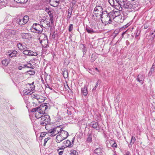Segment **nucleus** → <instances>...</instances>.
<instances>
[{
  "mask_svg": "<svg viewBox=\"0 0 155 155\" xmlns=\"http://www.w3.org/2000/svg\"><path fill=\"white\" fill-rule=\"evenodd\" d=\"M49 108V107L45 104H41L38 107L33 108L31 111L35 112V116L37 118H41L40 124L41 125L45 126L49 123L50 121V117L48 115H43Z\"/></svg>",
  "mask_w": 155,
  "mask_h": 155,
  "instance_id": "obj_1",
  "label": "nucleus"
},
{
  "mask_svg": "<svg viewBox=\"0 0 155 155\" xmlns=\"http://www.w3.org/2000/svg\"><path fill=\"white\" fill-rule=\"evenodd\" d=\"M120 11H119L113 10L111 11L109 13L112 18L114 19L116 18L118 20V22H123L124 20V18L120 15Z\"/></svg>",
  "mask_w": 155,
  "mask_h": 155,
  "instance_id": "obj_2",
  "label": "nucleus"
},
{
  "mask_svg": "<svg viewBox=\"0 0 155 155\" xmlns=\"http://www.w3.org/2000/svg\"><path fill=\"white\" fill-rule=\"evenodd\" d=\"M112 18L110 14L107 11H104L102 13L101 21L103 23H104L105 25L111 23Z\"/></svg>",
  "mask_w": 155,
  "mask_h": 155,
  "instance_id": "obj_3",
  "label": "nucleus"
},
{
  "mask_svg": "<svg viewBox=\"0 0 155 155\" xmlns=\"http://www.w3.org/2000/svg\"><path fill=\"white\" fill-rule=\"evenodd\" d=\"M31 30L32 32L36 33H40L43 30V27L41 25L37 23L34 24L31 27Z\"/></svg>",
  "mask_w": 155,
  "mask_h": 155,
  "instance_id": "obj_4",
  "label": "nucleus"
},
{
  "mask_svg": "<svg viewBox=\"0 0 155 155\" xmlns=\"http://www.w3.org/2000/svg\"><path fill=\"white\" fill-rule=\"evenodd\" d=\"M15 34V32L13 30H5L4 32L1 33V34L2 35H4V38H9L10 37H12Z\"/></svg>",
  "mask_w": 155,
  "mask_h": 155,
  "instance_id": "obj_5",
  "label": "nucleus"
},
{
  "mask_svg": "<svg viewBox=\"0 0 155 155\" xmlns=\"http://www.w3.org/2000/svg\"><path fill=\"white\" fill-rule=\"evenodd\" d=\"M62 128L60 127L57 126L54 128L51 129L49 131V135L52 136L54 137L58 134H59Z\"/></svg>",
  "mask_w": 155,
  "mask_h": 155,
  "instance_id": "obj_6",
  "label": "nucleus"
},
{
  "mask_svg": "<svg viewBox=\"0 0 155 155\" xmlns=\"http://www.w3.org/2000/svg\"><path fill=\"white\" fill-rule=\"evenodd\" d=\"M122 8H123L125 10L130 11V10L134 8V6L132 4L128 1H127L122 5Z\"/></svg>",
  "mask_w": 155,
  "mask_h": 155,
  "instance_id": "obj_7",
  "label": "nucleus"
},
{
  "mask_svg": "<svg viewBox=\"0 0 155 155\" xmlns=\"http://www.w3.org/2000/svg\"><path fill=\"white\" fill-rule=\"evenodd\" d=\"M29 19V17L28 16H25L23 18L17 19V22L19 25H22L26 23Z\"/></svg>",
  "mask_w": 155,
  "mask_h": 155,
  "instance_id": "obj_8",
  "label": "nucleus"
},
{
  "mask_svg": "<svg viewBox=\"0 0 155 155\" xmlns=\"http://www.w3.org/2000/svg\"><path fill=\"white\" fill-rule=\"evenodd\" d=\"M24 54L29 56H37L38 54L36 52H34L33 51L29 50L28 48H27L23 52Z\"/></svg>",
  "mask_w": 155,
  "mask_h": 155,
  "instance_id": "obj_9",
  "label": "nucleus"
},
{
  "mask_svg": "<svg viewBox=\"0 0 155 155\" xmlns=\"http://www.w3.org/2000/svg\"><path fill=\"white\" fill-rule=\"evenodd\" d=\"M102 14L99 13H94L93 14L92 19L97 22H99L101 19Z\"/></svg>",
  "mask_w": 155,
  "mask_h": 155,
  "instance_id": "obj_10",
  "label": "nucleus"
},
{
  "mask_svg": "<svg viewBox=\"0 0 155 155\" xmlns=\"http://www.w3.org/2000/svg\"><path fill=\"white\" fill-rule=\"evenodd\" d=\"M63 143V145L62 146L59 147L58 151H59V150H64L65 148L70 147L71 145V142L68 140L64 141Z\"/></svg>",
  "mask_w": 155,
  "mask_h": 155,
  "instance_id": "obj_11",
  "label": "nucleus"
},
{
  "mask_svg": "<svg viewBox=\"0 0 155 155\" xmlns=\"http://www.w3.org/2000/svg\"><path fill=\"white\" fill-rule=\"evenodd\" d=\"M40 23L43 27L46 28H48L50 26V21H48L47 20H41Z\"/></svg>",
  "mask_w": 155,
  "mask_h": 155,
  "instance_id": "obj_12",
  "label": "nucleus"
},
{
  "mask_svg": "<svg viewBox=\"0 0 155 155\" xmlns=\"http://www.w3.org/2000/svg\"><path fill=\"white\" fill-rule=\"evenodd\" d=\"M94 13H99V14H102L103 12L102 8L101 6H96L94 10Z\"/></svg>",
  "mask_w": 155,
  "mask_h": 155,
  "instance_id": "obj_13",
  "label": "nucleus"
},
{
  "mask_svg": "<svg viewBox=\"0 0 155 155\" xmlns=\"http://www.w3.org/2000/svg\"><path fill=\"white\" fill-rule=\"evenodd\" d=\"M90 126L97 130H100V128L98 123L96 122H91L90 124Z\"/></svg>",
  "mask_w": 155,
  "mask_h": 155,
  "instance_id": "obj_14",
  "label": "nucleus"
},
{
  "mask_svg": "<svg viewBox=\"0 0 155 155\" xmlns=\"http://www.w3.org/2000/svg\"><path fill=\"white\" fill-rule=\"evenodd\" d=\"M48 42V40L47 38H45L43 40L40 41L42 46L44 48H46L47 46Z\"/></svg>",
  "mask_w": 155,
  "mask_h": 155,
  "instance_id": "obj_15",
  "label": "nucleus"
},
{
  "mask_svg": "<svg viewBox=\"0 0 155 155\" xmlns=\"http://www.w3.org/2000/svg\"><path fill=\"white\" fill-rule=\"evenodd\" d=\"M144 79V76L143 74H139L137 78V80L139 81L141 84L143 83V81Z\"/></svg>",
  "mask_w": 155,
  "mask_h": 155,
  "instance_id": "obj_16",
  "label": "nucleus"
},
{
  "mask_svg": "<svg viewBox=\"0 0 155 155\" xmlns=\"http://www.w3.org/2000/svg\"><path fill=\"white\" fill-rule=\"evenodd\" d=\"M59 134L61 135L63 138H64L65 139L67 138L68 136V133L65 130H63L62 128L61 131H60Z\"/></svg>",
  "mask_w": 155,
  "mask_h": 155,
  "instance_id": "obj_17",
  "label": "nucleus"
},
{
  "mask_svg": "<svg viewBox=\"0 0 155 155\" xmlns=\"http://www.w3.org/2000/svg\"><path fill=\"white\" fill-rule=\"evenodd\" d=\"M21 36L24 39H29L31 38V36L30 33H22L21 34Z\"/></svg>",
  "mask_w": 155,
  "mask_h": 155,
  "instance_id": "obj_18",
  "label": "nucleus"
},
{
  "mask_svg": "<svg viewBox=\"0 0 155 155\" xmlns=\"http://www.w3.org/2000/svg\"><path fill=\"white\" fill-rule=\"evenodd\" d=\"M18 47L20 50L23 51L27 48L25 44H22L21 43H19L18 44Z\"/></svg>",
  "mask_w": 155,
  "mask_h": 155,
  "instance_id": "obj_19",
  "label": "nucleus"
},
{
  "mask_svg": "<svg viewBox=\"0 0 155 155\" xmlns=\"http://www.w3.org/2000/svg\"><path fill=\"white\" fill-rule=\"evenodd\" d=\"M88 94L87 91V90L86 85H84L83 88H82L81 90V94H82L84 96H86Z\"/></svg>",
  "mask_w": 155,
  "mask_h": 155,
  "instance_id": "obj_20",
  "label": "nucleus"
},
{
  "mask_svg": "<svg viewBox=\"0 0 155 155\" xmlns=\"http://www.w3.org/2000/svg\"><path fill=\"white\" fill-rule=\"evenodd\" d=\"M64 139V138H63V137L61 136L60 134L56 137V142L58 143H60Z\"/></svg>",
  "mask_w": 155,
  "mask_h": 155,
  "instance_id": "obj_21",
  "label": "nucleus"
},
{
  "mask_svg": "<svg viewBox=\"0 0 155 155\" xmlns=\"http://www.w3.org/2000/svg\"><path fill=\"white\" fill-rule=\"evenodd\" d=\"M17 52L16 51H13L8 52V55L10 57L12 58L13 57H15L17 54Z\"/></svg>",
  "mask_w": 155,
  "mask_h": 155,
  "instance_id": "obj_22",
  "label": "nucleus"
},
{
  "mask_svg": "<svg viewBox=\"0 0 155 155\" xmlns=\"http://www.w3.org/2000/svg\"><path fill=\"white\" fill-rule=\"evenodd\" d=\"M94 153L98 155H101L102 154V150L101 148H97L94 150Z\"/></svg>",
  "mask_w": 155,
  "mask_h": 155,
  "instance_id": "obj_23",
  "label": "nucleus"
},
{
  "mask_svg": "<svg viewBox=\"0 0 155 155\" xmlns=\"http://www.w3.org/2000/svg\"><path fill=\"white\" fill-rule=\"evenodd\" d=\"M118 3H119L118 4L115 5H114V6L113 7L118 11H121L123 9L122 5H121L119 2Z\"/></svg>",
  "mask_w": 155,
  "mask_h": 155,
  "instance_id": "obj_24",
  "label": "nucleus"
},
{
  "mask_svg": "<svg viewBox=\"0 0 155 155\" xmlns=\"http://www.w3.org/2000/svg\"><path fill=\"white\" fill-rule=\"evenodd\" d=\"M34 82L32 83V84H28L27 85V86L29 87V88L28 89L30 91H34L35 90V86L33 85Z\"/></svg>",
  "mask_w": 155,
  "mask_h": 155,
  "instance_id": "obj_25",
  "label": "nucleus"
},
{
  "mask_svg": "<svg viewBox=\"0 0 155 155\" xmlns=\"http://www.w3.org/2000/svg\"><path fill=\"white\" fill-rule=\"evenodd\" d=\"M136 139L135 137L134 136H132L131 137L130 141L129 144V147H132V145L134 144V142L135 141Z\"/></svg>",
  "mask_w": 155,
  "mask_h": 155,
  "instance_id": "obj_26",
  "label": "nucleus"
},
{
  "mask_svg": "<svg viewBox=\"0 0 155 155\" xmlns=\"http://www.w3.org/2000/svg\"><path fill=\"white\" fill-rule=\"evenodd\" d=\"M31 91L29 90L25 89L23 91V92L24 94L25 95H30L33 93V92H31Z\"/></svg>",
  "mask_w": 155,
  "mask_h": 155,
  "instance_id": "obj_27",
  "label": "nucleus"
},
{
  "mask_svg": "<svg viewBox=\"0 0 155 155\" xmlns=\"http://www.w3.org/2000/svg\"><path fill=\"white\" fill-rule=\"evenodd\" d=\"M86 31L89 33L92 34L95 32L93 29L89 27H86Z\"/></svg>",
  "mask_w": 155,
  "mask_h": 155,
  "instance_id": "obj_28",
  "label": "nucleus"
},
{
  "mask_svg": "<svg viewBox=\"0 0 155 155\" xmlns=\"http://www.w3.org/2000/svg\"><path fill=\"white\" fill-rule=\"evenodd\" d=\"M9 59L3 60L2 61V63L5 66H7L9 63Z\"/></svg>",
  "mask_w": 155,
  "mask_h": 155,
  "instance_id": "obj_29",
  "label": "nucleus"
},
{
  "mask_svg": "<svg viewBox=\"0 0 155 155\" xmlns=\"http://www.w3.org/2000/svg\"><path fill=\"white\" fill-rule=\"evenodd\" d=\"M31 95V97L32 99H36L37 100H38L39 98V96L36 94H32V93Z\"/></svg>",
  "mask_w": 155,
  "mask_h": 155,
  "instance_id": "obj_30",
  "label": "nucleus"
},
{
  "mask_svg": "<svg viewBox=\"0 0 155 155\" xmlns=\"http://www.w3.org/2000/svg\"><path fill=\"white\" fill-rule=\"evenodd\" d=\"M7 3V0H1L0 2V5L2 6H5Z\"/></svg>",
  "mask_w": 155,
  "mask_h": 155,
  "instance_id": "obj_31",
  "label": "nucleus"
},
{
  "mask_svg": "<svg viewBox=\"0 0 155 155\" xmlns=\"http://www.w3.org/2000/svg\"><path fill=\"white\" fill-rule=\"evenodd\" d=\"M63 72V75L64 77L66 78H67L68 77V71L67 70H64L62 71Z\"/></svg>",
  "mask_w": 155,
  "mask_h": 155,
  "instance_id": "obj_32",
  "label": "nucleus"
},
{
  "mask_svg": "<svg viewBox=\"0 0 155 155\" xmlns=\"http://www.w3.org/2000/svg\"><path fill=\"white\" fill-rule=\"evenodd\" d=\"M15 2L18 3H25L27 2L28 0H14Z\"/></svg>",
  "mask_w": 155,
  "mask_h": 155,
  "instance_id": "obj_33",
  "label": "nucleus"
},
{
  "mask_svg": "<svg viewBox=\"0 0 155 155\" xmlns=\"http://www.w3.org/2000/svg\"><path fill=\"white\" fill-rule=\"evenodd\" d=\"M50 21L52 23L53 21V15L52 13L49 14Z\"/></svg>",
  "mask_w": 155,
  "mask_h": 155,
  "instance_id": "obj_34",
  "label": "nucleus"
},
{
  "mask_svg": "<svg viewBox=\"0 0 155 155\" xmlns=\"http://www.w3.org/2000/svg\"><path fill=\"white\" fill-rule=\"evenodd\" d=\"M71 155H78V153L76 150H72L71 152Z\"/></svg>",
  "mask_w": 155,
  "mask_h": 155,
  "instance_id": "obj_35",
  "label": "nucleus"
},
{
  "mask_svg": "<svg viewBox=\"0 0 155 155\" xmlns=\"http://www.w3.org/2000/svg\"><path fill=\"white\" fill-rule=\"evenodd\" d=\"M87 141L88 142H91L92 141V136L91 135H89L87 139Z\"/></svg>",
  "mask_w": 155,
  "mask_h": 155,
  "instance_id": "obj_36",
  "label": "nucleus"
},
{
  "mask_svg": "<svg viewBox=\"0 0 155 155\" xmlns=\"http://www.w3.org/2000/svg\"><path fill=\"white\" fill-rule=\"evenodd\" d=\"M116 0H109L108 2L112 6L114 5V4Z\"/></svg>",
  "mask_w": 155,
  "mask_h": 155,
  "instance_id": "obj_37",
  "label": "nucleus"
},
{
  "mask_svg": "<svg viewBox=\"0 0 155 155\" xmlns=\"http://www.w3.org/2000/svg\"><path fill=\"white\" fill-rule=\"evenodd\" d=\"M121 5L126 2L127 0H117Z\"/></svg>",
  "mask_w": 155,
  "mask_h": 155,
  "instance_id": "obj_38",
  "label": "nucleus"
},
{
  "mask_svg": "<svg viewBox=\"0 0 155 155\" xmlns=\"http://www.w3.org/2000/svg\"><path fill=\"white\" fill-rule=\"evenodd\" d=\"M60 0H55V3L54 4V7H56L58 5L59 3Z\"/></svg>",
  "mask_w": 155,
  "mask_h": 155,
  "instance_id": "obj_39",
  "label": "nucleus"
},
{
  "mask_svg": "<svg viewBox=\"0 0 155 155\" xmlns=\"http://www.w3.org/2000/svg\"><path fill=\"white\" fill-rule=\"evenodd\" d=\"M73 25H72V24H70L69 25V29H68V30L69 32H71L73 28Z\"/></svg>",
  "mask_w": 155,
  "mask_h": 155,
  "instance_id": "obj_40",
  "label": "nucleus"
},
{
  "mask_svg": "<svg viewBox=\"0 0 155 155\" xmlns=\"http://www.w3.org/2000/svg\"><path fill=\"white\" fill-rule=\"evenodd\" d=\"M24 68L26 67L28 68H31V64L30 63H29L28 64H26L25 65H24Z\"/></svg>",
  "mask_w": 155,
  "mask_h": 155,
  "instance_id": "obj_41",
  "label": "nucleus"
},
{
  "mask_svg": "<svg viewBox=\"0 0 155 155\" xmlns=\"http://www.w3.org/2000/svg\"><path fill=\"white\" fill-rule=\"evenodd\" d=\"M82 45L83 46V48H82V51L83 52L84 54V53L86 51V47L85 45L82 44Z\"/></svg>",
  "mask_w": 155,
  "mask_h": 155,
  "instance_id": "obj_42",
  "label": "nucleus"
},
{
  "mask_svg": "<svg viewBox=\"0 0 155 155\" xmlns=\"http://www.w3.org/2000/svg\"><path fill=\"white\" fill-rule=\"evenodd\" d=\"M71 13H72V11H71L70 12V11H68V18H71Z\"/></svg>",
  "mask_w": 155,
  "mask_h": 155,
  "instance_id": "obj_43",
  "label": "nucleus"
},
{
  "mask_svg": "<svg viewBox=\"0 0 155 155\" xmlns=\"http://www.w3.org/2000/svg\"><path fill=\"white\" fill-rule=\"evenodd\" d=\"M55 0H51L50 2L52 6H54V4L56 2H55Z\"/></svg>",
  "mask_w": 155,
  "mask_h": 155,
  "instance_id": "obj_44",
  "label": "nucleus"
},
{
  "mask_svg": "<svg viewBox=\"0 0 155 155\" xmlns=\"http://www.w3.org/2000/svg\"><path fill=\"white\" fill-rule=\"evenodd\" d=\"M99 80L97 81V82L96 84L95 85V86L94 87L92 91L95 90L97 88V87L98 86V83Z\"/></svg>",
  "mask_w": 155,
  "mask_h": 155,
  "instance_id": "obj_45",
  "label": "nucleus"
},
{
  "mask_svg": "<svg viewBox=\"0 0 155 155\" xmlns=\"http://www.w3.org/2000/svg\"><path fill=\"white\" fill-rule=\"evenodd\" d=\"M46 135V133L45 132H43L41 133L40 135V137H44Z\"/></svg>",
  "mask_w": 155,
  "mask_h": 155,
  "instance_id": "obj_46",
  "label": "nucleus"
},
{
  "mask_svg": "<svg viewBox=\"0 0 155 155\" xmlns=\"http://www.w3.org/2000/svg\"><path fill=\"white\" fill-rule=\"evenodd\" d=\"M112 147L113 148H116L117 147V144L116 143H114L112 146Z\"/></svg>",
  "mask_w": 155,
  "mask_h": 155,
  "instance_id": "obj_47",
  "label": "nucleus"
},
{
  "mask_svg": "<svg viewBox=\"0 0 155 155\" xmlns=\"http://www.w3.org/2000/svg\"><path fill=\"white\" fill-rule=\"evenodd\" d=\"M154 69L151 68L150 69V70L149 72V74H152L153 72Z\"/></svg>",
  "mask_w": 155,
  "mask_h": 155,
  "instance_id": "obj_48",
  "label": "nucleus"
},
{
  "mask_svg": "<svg viewBox=\"0 0 155 155\" xmlns=\"http://www.w3.org/2000/svg\"><path fill=\"white\" fill-rule=\"evenodd\" d=\"M63 150L61 151H59L58 150V151L59 152L58 153L59 155H61L63 154V150Z\"/></svg>",
  "mask_w": 155,
  "mask_h": 155,
  "instance_id": "obj_49",
  "label": "nucleus"
},
{
  "mask_svg": "<svg viewBox=\"0 0 155 155\" xmlns=\"http://www.w3.org/2000/svg\"><path fill=\"white\" fill-rule=\"evenodd\" d=\"M119 2H118V1L117 0H117H116L115 2H114V5H117V4H118L119 3ZM114 5H113V7H114Z\"/></svg>",
  "mask_w": 155,
  "mask_h": 155,
  "instance_id": "obj_50",
  "label": "nucleus"
},
{
  "mask_svg": "<svg viewBox=\"0 0 155 155\" xmlns=\"http://www.w3.org/2000/svg\"><path fill=\"white\" fill-rule=\"evenodd\" d=\"M50 139L48 138V137L46 138H45V139H44V142H45V143H47V141L49 139Z\"/></svg>",
  "mask_w": 155,
  "mask_h": 155,
  "instance_id": "obj_51",
  "label": "nucleus"
},
{
  "mask_svg": "<svg viewBox=\"0 0 155 155\" xmlns=\"http://www.w3.org/2000/svg\"><path fill=\"white\" fill-rule=\"evenodd\" d=\"M24 68V65L23 67H22V66H20L18 67V69H19V70H21L22 68Z\"/></svg>",
  "mask_w": 155,
  "mask_h": 155,
  "instance_id": "obj_52",
  "label": "nucleus"
},
{
  "mask_svg": "<svg viewBox=\"0 0 155 155\" xmlns=\"http://www.w3.org/2000/svg\"><path fill=\"white\" fill-rule=\"evenodd\" d=\"M125 155H131L130 152L127 151Z\"/></svg>",
  "mask_w": 155,
  "mask_h": 155,
  "instance_id": "obj_53",
  "label": "nucleus"
},
{
  "mask_svg": "<svg viewBox=\"0 0 155 155\" xmlns=\"http://www.w3.org/2000/svg\"><path fill=\"white\" fill-rule=\"evenodd\" d=\"M89 72L91 74H94V73H93V72H92V71L91 70V69H89Z\"/></svg>",
  "mask_w": 155,
  "mask_h": 155,
  "instance_id": "obj_54",
  "label": "nucleus"
},
{
  "mask_svg": "<svg viewBox=\"0 0 155 155\" xmlns=\"http://www.w3.org/2000/svg\"><path fill=\"white\" fill-rule=\"evenodd\" d=\"M19 56L21 58L23 59L24 58L23 57L24 56V55L21 54L19 55Z\"/></svg>",
  "mask_w": 155,
  "mask_h": 155,
  "instance_id": "obj_55",
  "label": "nucleus"
},
{
  "mask_svg": "<svg viewBox=\"0 0 155 155\" xmlns=\"http://www.w3.org/2000/svg\"><path fill=\"white\" fill-rule=\"evenodd\" d=\"M151 68H153V69H154V68H155V64L154 63H153Z\"/></svg>",
  "mask_w": 155,
  "mask_h": 155,
  "instance_id": "obj_56",
  "label": "nucleus"
},
{
  "mask_svg": "<svg viewBox=\"0 0 155 155\" xmlns=\"http://www.w3.org/2000/svg\"><path fill=\"white\" fill-rule=\"evenodd\" d=\"M29 72H31V74L33 75V74H35V72L34 71H29ZM30 74H31L30 73Z\"/></svg>",
  "mask_w": 155,
  "mask_h": 155,
  "instance_id": "obj_57",
  "label": "nucleus"
},
{
  "mask_svg": "<svg viewBox=\"0 0 155 155\" xmlns=\"http://www.w3.org/2000/svg\"><path fill=\"white\" fill-rule=\"evenodd\" d=\"M45 9H46V11H47V12H48V11L49 10V9L47 8H46Z\"/></svg>",
  "mask_w": 155,
  "mask_h": 155,
  "instance_id": "obj_58",
  "label": "nucleus"
},
{
  "mask_svg": "<svg viewBox=\"0 0 155 155\" xmlns=\"http://www.w3.org/2000/svg\"><path fill=\"white\" fill-rule=\"evenodd\" d=\"M48 14L49 15V14H50V13H51V11H48Z\"/></svg>",
  "mask_w": 155,
  "mask_h": 155,
  "instance_id": "obj_59",
  "label": "nucleus"
},
{
  "mask_svg": "<svg viewBox=\"0 0 155 155\" xmlns=\"http://www.w3.org/2000/svg\"><path fill=\"white\" fill-rule=\"evenodd\" d=\"M95 69L98 72H99V70H98V68H95Z\"/></svg>",
  "mask_w": 155,
  "mask_h": 155,
  "instance_id": "obj_60",
  "label": "nucleus"
},
{
  "mask_svg": "<svg viewBox=\"0 0 155 155\" xmlns=\"http://www.w3.org/2000/svg\"><path fill=\"white\" fill-rule=\"evenodd\" d=\"M46 143L44 142V144H43V145L44 146H45Z\"/></svg>",
  "mask_w": 155,
  "mask_h": 155,
  "instance_id": "obj_61",
  "label": "nucleus"
},
{
  "mask_svg": "<svg viewBox=\"0 0 155 155\" xmlns=\"http://www.w3.org/2000/svg\"><path fill=\"white\" fill-rule=\"evenodd\" d=\"M125 32H123V33H122V36H123V35L125 34Z\"/></svg>",
  "mask_w": 155,
  "mask_h": 155,
  "instance_id": "obj_62",
  "label": "nucleus"
},
{
  "mask_svg": "<svg viewBox=\"0 0 155 155\" xmlns=\"http://www.w3.org/2000/svg\"><path fill=\"white\" fill-rule=\"evenodd\" d=\"M138 36V35H137V33L136 35V37H137Z\"/></svg>",
  "mask_w": 155,
  "mask_h": 155,
  "instance_id": "obj_63",
  "label": "nucleus"
},
{
  "mask_svg": "<svg viewBox=\"0 0 155 155\" xmlns=\"http://www.w3.org/2000/svg\"><path fill=\"white\" fill-rule=\"evenodd\" d=\"M153 33H152V35H153Z\"/></svg>",
  "mask_w": 155,
  "mask_h": 155,
  "instance_id": "obj_64",
  "label": "nucleus"
}]
</instances>
